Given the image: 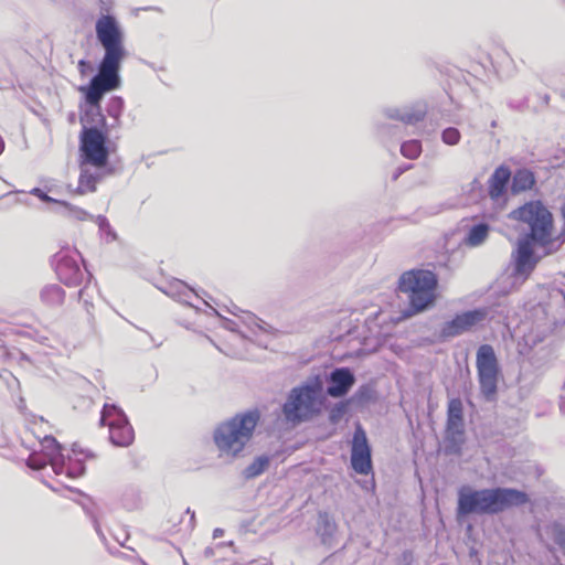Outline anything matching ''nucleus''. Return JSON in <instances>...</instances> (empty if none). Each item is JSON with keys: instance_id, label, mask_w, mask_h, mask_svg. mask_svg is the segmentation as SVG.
<instances>
[{"instance_id": "obj_1", "label": "nucleus", "mask_w": 565, "mask_h": 565, "mask_svg": "<svg viewBox=\"0 0 565 565\" xmlns=\"http://www.w3.org/2000/svg\"><path fill=\"white\" fill-rule=\"evenodd\" d=\"M97 40L105 50V54L98 65L96 75L89 84L81 87L85 94L86 103L99 107L104 94L117 89L120 86V66L126 56L124 34L113 15H103L96 21Z\"/></svg>"}, {"instance_id": "obj_2", "label": "nucleus", "mask_w": 565, "mask_h": 565, "mask_svg": "<svg viewBox=\"0 0 565 565\" xmlns=\"http://www.w3.org/2000/svg\"><path fill=\"white\" fill-rule=\"evenodd\" d=\"M529 501L526 492L514 488L472 489L462 486L458 490L456 519L461 521L471 514L494 515L510 508L522 507Z\"/></svg>"}, {"instance_id": "obj_3", "label": "nucleus", "mask_w": 565, "mask_h": 565, "mask_svg": "<svg viewBox=\"0 0 565 565\" xmlns=\"http://www.w3.org/2000/svg\"><path fill=\"white\" fill-rule=\"evenodd\" d=\"M322 392L323 383L318 375L292 387L281 405L285 422L298 426L313 419L321 412Z\"/></svg>"}, {"instance_id": "obj_4", "label": "nucleus", "mask_w": 565, "mask_h": 565, "mask_svg": "<svg viewBox=\"0 0 565 565\" xmlns=\"http://www.w3.org/2000/svg\"><path fill=\"white\" fill-rule=\"evenodd\" d=\"M259 420L257 411L237 414L216 426L213 440L222 455L237 457L247 443Z\"/></svg>"}, {"instance_id": "obj_5", "label": "nucleus", "mask_w": 565, "mask_h": 565, "mask_svg": "<svg viewBox=\"0 0 565 565\" xmlns=\"http://www.w3.org/2000/svg\"><path fill=\"white\" fill-rule=\"evenodd\" d=\"M510 217L529 225L530 232L525 237L543 247L544 253L548 248H555L558 238H552L553 215L541 201L526 202L513 210Z\"/></svg>"}, {"instance_id": "obj_6", "label": "nucleus", "mask_w": 565, "mask_h": 565, "mask_svg": "<svg viewBox=\"0 0 565 565\" xmlns=\"http://www.w3.org/2000/svg\"><path fill=\"white\" fill-rule=\"evenodd\" d=\"M437 276L431 270L413 269L398 279V290L408 295L409 307L405 316L418 313L433 303L437 287Z\"/></svg>"}, {"instance_id": "obj_7", "label": "nucleus", "mask_w": 565, "mask_h": 565, "mask_svg": "<svg viewBox=\"0 0 565 565\" xmlns=\"http://www.w3.org/2000/svg\"><path fill=\"white\" fill-rule=\"evenodd\" d=\"M476 366L480 393L488 402L495 399L500 366L494 349L490 344H481L477 350Z\"/></svg>"}, {"instance_id": "obj_8", "label": "nucleus", "mask_w": 565, "mask_h": 565, "mask_svg": "<svg viewBox=\"0 0 565 565\" xmlns=\"http://www.w3.org/2000/svg\"><path fill=\"white\" fill-rule=\"evenodd\" d=\"M82 161L94 168H104L108 162L107 136L97 127L83 128L79 137Z\"/></svg>"}, {"instance_id": "obj_9", "label": "nucleus", "mask_w": 565, "mask_h": 565, "mask_svg": "<svg viewBox=\"0 0 565 565\" xmlns=\"http://www.w3.org/2000/svg\"><path fill=\"white\" fill-rule=\"evenodd\" d=\"M100 425L108 426L109 440L114 446L128 447L135 433L126 414L114 404H105L100 414Z\"/></svg>"}, {"instance_id": "obj_10", "label": "nucleus", "mask_w": 565, "mask_h": 565, "mask_svg": "<svg viewBox=\"0 0 565 565\" xmlns=\"http://www.w3.org/2000/svg\"><path fill=\"white\" fill-rule=\"evenodd\" d=\"M463 406L460 398H452L448 403L446 422V447L449 455H460L463 444Z\"/></svg>"}, {"instance_id": "obj_11", "label": "nucleus", "mask_w": 565, "mask_h": 565, "mask_svg": "<svg viewBox=\"0 0 565 565\" xmlns=\"http://www.w3.org/2000/svg\"><path fill=\"white\" fill-rule=\"evenodd\" d=\"M488 307L476 308L456 315L451 320L446 321L440 329V337L450 339L458 337L488 318Z\"/></svg>"}, {"instance_id": "obj_12", "label": "nucleus", "mask_w": 565, "mask_h": 565, "mask_svg": "<svg viewBox=\"0 0 565 565\" xmlns=\"http://www.w3.org/2000/svg\"><path fill=\"white\" fill-rule=\"evenodd\" d=\"M351 468L362 476L373 473L372 449L364 429L359 425L353 434L351 446Z\"/></svg>"}, {"instance_id": "obj_13", "label": "nucleus", "mask_w": 565, "mask_h": 565, "mask_svg": "<svg viewBox=\"0 0 565 565\" xmlns=\"http://www.w3.org/2000/svg\"><path fill=\"white\" fill-rule=\"evenodd\" d=\"M533 245H536L530 237H522L518 241L516 248L512 254L514 278L526 279L535 269L540 257L535 255Z\"/></svg>"}, {"instance_id": "obj_14", "label": "nucleus", "mask_w": 565, "mask_h": 565, "mask_svg": "<svg viewBox=\"0 0 565 565\" xmlns=\"http://www.w3.org/2000/svg\"><path fill=\"white\" fill-rule=\"evenodd\" d=\"M326 394L333 398L344 397L355 384V375L350 367L333 369L326 377Z\"/></svg>"}, {"instance_id": "obj_15", "label": "nucleus", "mask_w": 565, "mask_h": 565, "mask_svg": "<svg viewBox=\"0 0 565 565\" xmlns=\"http://www.w3.org/2000/svg\"><path fill=\"white\" fill-rule=\"evenodd\" d=\"M382 113L387 119L399 120L405 125H416L425 119L427 105L417 102L403 107L391 106L383 108Z\"/></svg>"}, {"instance_id": "obj_16", "label": "nucleus", "mask_w": 565, "mask_h": 565, "mask_svg": "<svg viewBox=\"0 0 565 565\" xmlns=\"http://www.w3.org/2000/svg\"><path fill=\"white\" fill-rule=\"evenodd\" d=\"M56 275L66 286H77L83 280V271L77 260L66 254L56 255Z\"/></svg>"}, {"instance_id": "obj_17", "label": "nucleus", "mask_w": 565, "mask_h": 565, "mask_svg": "<svg viewBox=\"0 0 565 565\" xmlns=\"http://www.w3.org/2000/svg\"><path fill=\"white\" fill-rule=\"evenodd\" d=\"M511 180V170L509 167L501 164L491 174L488 181V193L491 200L502 198L508 189Z\"/></svg>"}, {"instance_id": "obj_18", "label": "nucleus", "mask_w": 565, "mask_h": 565, "mask_svg": "<svg viewBox=\"0 0 565 565\" xmlns=\"http://www.w3.org/2000/svg\"><path fill=\"white\" fill-rule=\"evenodd\" d=\"M41 451L50 461L53 471H62L64 462L63 447L52 436H45L41 441Z\"/></svg>"}, {"instance_id": "obj_19", "label": "nucleus", "mask_w": 565, "mask_h": 565, "mask_svg": "<svg viewBox=\"0 0 565 565\" xmlns=\"http://www.w3.org/2000/svg\"><path fill=\"white\" fill-rule=\"evenodd\" d=\"M490 225L486 222H479L471 225L463 238V244L469 247L482 245L489 236Z\"/></svg>"}, {"instance_id": "obj_20", "label": "nucleus", "mask_w": 565, "mask_h": 565, "mask_svg": "<svg viewBox=\"0 0 565 565\" xmlns=\"http://www.w3.org/2000/svg\"><path fill=\"white\" fill-rule=\"evenodd\" d=\"M178 295L179 305H181L183 308H193L198 311L200 309V303L206 305V301L181 279H179Z\"/></svg>"}, {"instance_id": "obj_21", "label": "nucleus", "mask_w": 565, "mask_h": 565, "mask_svg": "<svg viewBox=\"0 0 565 565\" xmlns=\"http://www.w3.org/2000/svg\"><path fill=\"white\" fill-rule=\"evenodd\" d=\"M545 532L552 542L565 556V520L557 519L545 526Z\"/></svg>"}, {"instance_id": "obj_22", "label": "nucleus", "mask_w": 565, "mask_h": 565, "mask_svg": "<svg viewBox=\"0 0 565 565\" xmlns=\"http://www.w3.org/2000/svg\"><path fill=\"white\" fill-rule=\"evenodd\" d=\"M83 161L81 163V175L78 180V186L76 192L78 194H85L87 192H94L96 190V183L99 180V174L93 173Z\"/></svg>"}, {"instance_id": "obj_23", "label": "nucleus", "mask_w": 565, "mask_h": 565, "mask_svg": "<svg viewBox=\"0 0 565 565\" xmlns=\"http://www.w3.org/2000/svg\"><path fill=\"white\" fill-rule=\"evenodd\" d=\"M65 292L58 285L52 284L43 287L40 292L42 302L50 307L60 306L63 303Z\"/></svg>"}, {"instance_id": "obj_24", "label": "nucleus", "mask_w": 565, "mask_h": 565, "mask_svg": "<svg viewBox=\"0 0 565 565\" xmlns=\"http://www.w3.org/2000/svg\"><path fill=\"white\" fill-rule=\"evenodd\" d=\"M534 183V174L530 170L521 169L512 178L511 190L513 193H520L532 189Z\"/></svg>"}, {"instance_id": "obj_25", "label": "nucleus", "mask_w": 565, "mask_h": 565, "mask_svg": "<svg viewBox=\"0 0 565 565\" xmlns=\"http://www.w3.org/2000/svg\"><path fill=\"white\" fill-rule=\"evenodd\" d=\"M55 212L77 221L94 220V216L92 214L66 201L60 202V207L56 209Z\"/></svg>"}, {"instance_id": "obj_26", "label": "nucleus", "mask_w": 565, "mask_h": 565, "mask_svg": "<svg viewBox=\"0 0 565 565\" xmlns=\"http://www.w3.org/2000/svg\"><path fill=\"white\" fill-rule=\"evenodd\" d=\"M85 466L81 459H72L70 456L64 455L63 470L54 471L55 475H65L66 477L74 479L84 475Z\"/></svg>"}, {"instance_id": "obj_27", "label": "nucleus", "mask_w": 565, "mask_h": 565, "mask_svg": "<svg viewBox=\"0 0 565 565\" xmlns=\"http://www.w3.org/2000/svg\"><path fill=\"white\" fill-rule=\"evenodd\" d=\"M270 463L269 456L262 455L256 457L244 470L243 476L246 480L254 479L260 476Z\"/></svg>"}, {"instance_id": "obj_28", "label": "nucleus", "mask_w": 565, "mask_h": 565, "mask_svg": "<svg viewBox=\"0 0 565 565\" xmlns=\"http://www.w3.org/2000/svg\"><path fill=\"white\" fill-rule=\"evenodd\" d=\"M350 403L351 399L340 401L330 408L328 419L332 425L340 423V420L349 412Z\"/></svg>"}, {"instance_id": "obj_29", "label": "nucleus", "mask_w": 565, "mask_h": 565, "mask_svg": "<svg viewBox=\"0 0 565 565\" xmlns=\"http://www.w3.org/2000/svg\"><path fill=\"white\" fill-rule=\"evenodd\" d=\"M401 153L407 159H417L422 153V142L417 139L404 141L401 145Z\"/></svg>"}, {"instance_id": "obj_30", "label": "nucleus", "mask_w": 565, "mask_h": 565, "mask_svg": "<svg viewBox=\"0 0 565 565\" xmlns=\"http://www.w3.org/2000/svg\"><path fill=\"white\" fill-rule=\"evenodd\" d=\"M335 530V524L330 520L327 513L319 514V529L318 532L321 535L323 542L327 541L328 537H331Z\"/></svg>"}, {"instance_id": "obj_31", "label": "nucleus", "mask_w": 565, "mask_h": 565, "mask_svg": "<svg viewBox=\"0 0 565 565\" xmlns=\"http://www.w3.org/2000/svg\"><path fill=\"white\" fill-rule=\"evenodd\" d=\"M461 134L456 127H447L441 131V141L448 146H456L460 142Z\"/></svg>"}, {"instance_id": "obj_32", "label": "nucleus", "mask_w": 565, "mask_h": 565, "mask_svg": "<svg viewBox=\"0 0 565 565\" xmlns=\"http://www.w3.org/2000/svg\"><path fill=\"white\" fill-rule=\"evenodd\" d=\"M124 109V100L121 97L114 96L110 98L108 106H107V113L110 117L118 120L119 117L122 114Z\"/></svg>"}, {"instance_id": "obj_33", "label": "nucleus", "mask_w": 565, "mask_h": 565, "mask_svg": "<svg viewBox=\"0 0 565 565\" xmlns=\"http://www.w3.org/2000/svg\"><path fill=\"white\" fill-rule=\"evenodd\" d=\"M47 463H50V461L43 454H31L26 460L28 467L33 470H41L46 467Z\"/></svg>"}, {"instance_id": "obj_34", "label": "nucleus", "mask_w": 565, "mask_h": 565, "mask_svg": "<svg viewBox=\"0 0 565 565\" xmlns=\"http://www.w3.org/2000/svg\"><path fill=\"white\" fill-rule=\"evenodd\" d=\"M94 221L98 225L99 231L107 236V239H116V233L113 231L108 220L105 216L98 215L97 217H94Z\"/></svg>"}, {"instance_id": "obj_35", "label": "nucleus", "mask_w": 565, "mask_h": 565, "mask_svg": "<svg viewBox=\"0 0 565 565\" xmlns=\"http://www.w3.org/2000/svg\"><path fill=\"white\" fill-rule=\"evenodd\" d=\"M30 194L39 198L43 202L54 203L55 205H57V209L60 207V202H62V200H57V199H54V198L50 196L45 191H43L40 188H33L30 191Z\"/></svg>"}, {"instance_id": "obj_36", "label": "nucleus", "mask_w": 565, "mask_h": 565, "mask_svg": "<svg viewBox=\"0 0 565 565\" xmlns=\"http://www.w3.org/2000/svg\"><path fill=\"white\" fill-rule=\"evenodd\" d=\"M371 397V388L367 385H362L358 388V391L350 398L351 401H355L359 403H364L369 401Z\"/></svg>"}, {"instance_id": "obj_37", "label": "nucleus", "mask_w": 565, "mask_h": 565, "mask_svg": "<svg viewBox=\"0 0 565 565\" xmlns=\"http://www.w3.org/2000/svg\"><path fill=\"white\" fill-rule=\"evenodd\" d=\"M185 514H189V521L185 522L184 519L182 518L180 521H179V524H183V531L186 532V533H191L192 530L194 529L195 526V515H194V512H191L190 509L188 508L186 511H185Z\"/></svg>"}, {"instance_id": "obj_38", "label": "nucleus", "mask_w": 565, "mask_h": 565, "mask_svg": "<svg viewBox=\"0 0 565 565\" xmlns=\"http://www.w3.org/2000/svg\"><path fill=\"white\" fill-rule=\"evenodd\" d=\"M398 129L397 126H392V125H386V124H382V125H377V132L381 137H385L386 135H395L396 130Z\"/></svg>"}, {"instance_id": "obj_39", "label": "nucleus", "mask_w": 565, "mask_h": 565, "mask_svg": "<svg viewBox=\"0 0 565 565\" xmlns=\"http://www.w3.org/2000/svg\"><path fill=\"white\" fill-rule=\"evenodd\" d=\"M163 294H166L168 297L175 299L177 297V285L174 282H169L166 287L159 286L158 287Z\"/></svg>"}, {"instance_id": "obj_40", "label": "nucleus", "mask_w": 565, "mask_h": 565, "mask_svg": "<svg viewBox=\"0 0 565 565\" xmlns=\"http://www.w3.org/2000/svg\"><path fill=\"white\" fill-rule=\"evenodd\" d=\"M17 407L21 413L25 412V409H26L25 399L22 396L19 397V399L17 402Z\"/></svg>"}, {"instance_id": "obj_41", "label": "nucleus", "mask_w": 565, "mask_h": 565, "mask_svg": "<svg viewBox=\"0 0 565 565\" xmlns=\"http://www.w3.org/2000/svg\"><path fill=\"white\" fill-rule=\"evenodd\" d=\"M13 355H14V353L9 352V351H8L7 349H4V348H0V358H3V359H11Z\"/></svg>"}, {"instance_id": "obj_42", "label": "nucleus", "mask_w": 565, "mask_h": 565, "mask_svg": "<svg viewBox=\"0 0 565 565\" xmlns=\"http://www.w3.org/2000/svg\"><path fill=\"white\" fill-rule=\"evenodd\" d=\"M223 533H224V530H222V529L217 527V529H215V530L213 531V537H214V539L221 537V536L223 535Z\"/></svg>"}, {"instance_id": "obj_43", "label": "nucleus", "mask_w": 565, "mask_h": 565, "mask_svg": "<svg viewBox=\"0 0 565 565\" xmlns=\"http://www.w3.org/2000/svg\"><path fill=\"white\" fill-rule=\"evenodd\" d=\"M4 150V140L3 138L0 136V154L3 152Z\"/></svg>"}, {"instance_id": "obj_44", "label": "nucleus", "mask_w": 565, "mask_h": 565, "mask_svg": "<svg viewBox=\"0 0 565 565\" xmlns=\"http://www.w3.org/2000/svg\"><path fill=\"white\" fill-rule=\"evenodd\" d=\"M403 170L402 169H398L394 175H393V179L396 180L401 174H402Z\"/></svg>"}, {"instance_id": "obj_45", "label": "nucleus", "mask_w": 565, "mask_h": 565, "mask_svg": "<svg viewBox=\"0 0 565 565\" xmlns=\"http://www.w3.org/2000/svg\"><path fill=\"white\" fill-rule=\"evenodd\" d=\"M204 554L206 556H212L213 555L212 548L211 547L205 548Z\"/></svg>"}, {"instance_id": "obj_46", "label": "nucleus", "mask_w": 565, "mask_h": 565, "mask_svg": "<svg viewBox=\"0 0 565 565\" xmlns=\"http://www.w3.org/2000/svg\"><path fill=\"white\" fill-rule=\"evenodd\" d=\"M85 64H86V62H85L84 60H82V61H79L78 66H79V67H84V66H85Z\"/></svg>"}, {"instance_id": "obj_47", "label": "nucleus", "mask_w": 565, "mask_h": 565, "mask_svg": "<svg viewBox=\"0 0 565 565\" xmlns=\"http://www.w3.org/2000/svg\"><path fill=\"white\" fill-rule=\"evenodd\" d=\"M544 100H545V103L547 104V103H548V100H550V96H548V95H545Z\"/></svg>"}, {"instance_id": "obj_48", "label": "nucleus", "mask_w": 565, "mask_h": 565, "mask_svg": "<svg viewBox=\"0 0 565 565\" xmlns=\"http://www.w3.org/2000/svg\"><path fill=\"white\" fill-rule=\"evenodd\" d=\"M15 355H20L22 359L24 358V355L21 352H17Z\"/></svg>"}, {"instance_id": "obj_49", "label": "nucleus", "mask_w": 565, "mask_h": 565, "mask_svg": "<svg viewBox=\"0 0 565 565\" xmlns=\"http://www.w3.org/2000/svg\"><path fill=\"white\" fill-rule=\"evenodd\" d=\"M83 295H84V290H81V291H79V297L82 298V297H83Z\"/></svg>"}]
</instances>
